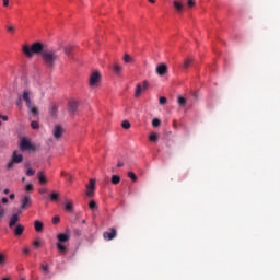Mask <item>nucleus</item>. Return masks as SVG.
Here are the masks:
<instances>
[{
    "mask_svg": "<svg viewBox=\"0 0 280 280\" xmlns=\"http://www.w3.org/2000/svg\"><path fill=\"white\" fill-rule=\"evenodd\" d=\"M34 229H35L36 233H42L43 229H45V224H43L42 221L36 220L34 222Z\"/></svg>",
    "mask_w": 280,
    "mask_h": 280,
    "instance_id": "13",
    "label": "nucleus"
},
{
    "mask_svg": "<svg viewBox=\"0 0 280 280\" xmlns=\"http://www.w3.org/2000/svg\"><path fill=\"white\" fill-rule=\"evenodd\" d=\"M20 148H21V150H22L23 152H25V150H31V151L36 150V147H34V145L32 144V142H30V140H27V139H25V138H23V139L21 140Z\"/></svg>",
    "mask_w": 280,
    "mask_h": 280,
    "instance_id": "5",
    "label": "nucleus"
},
{
    "mask_svg": "<svg viewBox=\"0 0 280 280\" xmlns=\"http://www.w3.org/2000/svg\"><path fill=\"white\" fill-rule=\"evenodd\" d=\"M31 128H33V130H38V128H39L38 121H36V120L32 121Z\"/></svg>",
    "mask_w": 280,
    "mask_h": 280,
    "instance_id": "36",
    "label": "nucleus"
},
{
    "mask_svg": "<svg viewBox=\"0 0 280 280\" xmlns=\"http://www.w3.org/2000/svg\"><path fill=\"white\" fill-rule=\"evenodd\" d=\"M69 180H72V177H71V176L69 177Z\"/></svg>",
    "mask_w": 280,
    "mask_h": 280,
    "instance_id": "61",
    "label": "nucleus"
},
{
    "mask_svg": "<svg viewBox=\"0 0 280 280\" xmlns=\"http://www.w3.org/2000/svg\"><path fill=\"white\" fill-rule=\"evenodd\" d=\"M47 49H45L43 47V43L40 42H36L34 43L31 47L30 45H24L22 48L23 54L27 57V58H32V56H34V54H42L46 51Z\"/></svg>",
    "mask_w": 280,
    "mask_h": 280,
    "instance_id": "2",
    "label": "nucleus"
},
{
    "mask_svg": "<svg viewBox=\"0 0 280 280\" xmlns=\"http://www.w3.org/2000/svg\"><path fill=\"white\" fill-rule=\"evenodd\" d=\"M58 244H65V242H69L71 240V235L66 233H60L57 235Z\"/></svg>",
    "mask_w": 280,
    "mask_h": 280,
    "instance_id": "9",
    "label": "nucleus"
},
{
    "mask_svg": "<svg viewBox=\"0 0 280 280\" xmlns=\"http://www.w3.org/2000/svg\"><path fill=\"white\" fill-rule=\"evenodd\" d=\"M148 86H150V84L148 83V81H143V82H142V91H145V89H148Z\"/></svg>",
    "mask_w": 280,
    "mask_h": 280,
    "instance_id": "44",
    "label": "nucleus"
},
{
    "mask_svg": "<svg viewBox=\"0 0 280 280\" xmlns=\"http://www.w3.org/2000/svg\"><path fill=\"white\" fill-rule=\"evenodd\" d=\"M124 60H125V62H127V63L132 62V57H130V55L126 54V55L124 56Z\"/></svg>",
    "mask_w": 280,
    "mask_h": 280,
    "instance_id": "38",
    "label": "nucleus"
},
{
    "mask_svg": "<svg viewBox=\"0 0 280 280\" xmlns=\"http://www.w3.org/2000/svg\"><path fill=\"white\" fill-rule=\"evenodd\" d=\"M121 183V177L119 175H113L112 176V184L113 185H119Z\"/></svg>",
    "mask_w": 280,
    "mask_h": 280,
    "instance_id": "23",
    "label": "nucleus"
},
{
    "mask_svg": "<svg viewBox=\"0 0 280 280\" xmlns=\"http://www.w3.org/2000/svg\"><path fill=\"white\" fill-rule=\"evenodd\" d=\"M20 280H25V278H21Z\"/></svg>",
    "mask_w": 280,
    "mask_h": 280,
    "instance_id": "62",
    "label": "nucleus"
},
{
    "mask_svg": "<svg viewBox=\"0 0 280 280\" xmlns=\"http://www.w3.org/2000/svg\"><path fill=\"white\" fill-rule=\"evenodd\" d=\"M24 231H25V228L23 225L19 224L14 229V235H16V236L23 235Z\"/></svg>",
    "mask_w": 280,
    "mask_h": 280,
    "instance_id": "18",
    "label": "nucleus"
},
{
    "mask_svg": "<svg viewBox=\"0 0 280 280\" xmlns=\"http://www.w3.org/2000/svg\"><path fill=\"white\" fill-rule=\"evenodd\" d=\"M57 248L59 253H65V250H67V247H65V245H62L61 243H57Z\"/></svg>",
    "mask_w": 280,
    "mask_h": 280,
    "instance_id": "34",
    "label": "nucleus"
},
{
    "mask_svg": "<svg viewBox=\"0 0 280 280\" xmlns=\"http://www.w3.org/2000/svg\"><path fill=\"white\" fill-rule=\"evenodd\" d=\"M16 106L23 108V98L21 97V95L18 96Z\"/></svg>",
    "mask_w": 280,
    "mask_h": 280,
    "instance_id": "35",
    "label": "nucleus"
},
{
    "mask_svg": "<svg viewBox=\"0 0 280 280\" xmlns=\"http://www.w3.org/2000/svg\"><path fill=\"white\" fill-rule=\"evenodd\" d=\"M89 208L90 209H97V203L95 202V200H91L90 202H89Z\"/></svg>",
    "mask_w": 280,
    "mask_h": 280,
    "instance_id": "37",
    "label": "nucleus"
},
{
    "mask_svg": "<svg viewBox=\"0 0 280 280\" xmlns=\"http://www.w3.org/2000/svg\"><path fill=\"white\" fill-rule=\"evenodd\" d=\"M16 222H19V214H12L10 222H9V228L12 229L16 226Z\"/></svg>",
    "mask_w": 280,
    "mask_h": 280,
    "instance_id": "15",
    "label": "nucleus"
},
{
    "mask_svg": "<svg viewBox=\"0 0 280 280\" xmlns=\"http://www.w3.org/2000/svg\"><path fill=\"white\" fill-rule=\"evenodd\" d=\"M160 104H167V98L166 97H164V96H161L160 97Z\"/></svg>",
    "mask_w": 280,
    "mask_h": 280,
    "instance_id": "45",
    "label": "nucleus"
},
{
    "mask_svg": "<svg viewBox=\"0 0 280 280\" xmlns=\"http://www.w3.org/2000/svg\"><path fill=\"white\" fill-rule=\"evenodd\" d=\"M65 209L69 213H73V201H69V200L66 199Z\"/></svg>",
    "mask_w": 280,
    "mask_h": 280,
    "instance_id": "17",
    "label": "nucleus"
},
{
    "mask_svg": "<svg viewBox=\"0 0 280 280\" xmlns=\"http://www.w3.org/2000/svg\"><path fill=\"white\" fill-rule=\"evenodd\" d=\"M0 119H3V121H8V116L0 115Z\"/></svg>",
    "mask_w": 280,
    "mask_h": 280,
    "instance_id": "54",
    "label": "nucleus"
},
{
    "mask_svg": "<svg viewBox=\"0 0 280 280\" xmlns=\"http://www.w3.org/2000/svg\"><path fill=\"white\" fill-rule=\"evenodd\" d=\"M32 91L30 90H24L22 95H21V98L25 102L26 106H32Z\"/></svg>",
    "mask_w": 280,
    "mask_h": 280,
    "instance_id": "6",
    "label": "nucleus"
},
{
    "mask_svg": "<svg viewBox=\"0 0 280 280\" xmlns=\"http://www.w3.org/2000/svg\"><path fill=\"white\" fill-rule=\"evenodd\" d=\"M121 127H122L125 130H130V121L124 120L122 124H121Z\"/></svg>",
    "mask_w": 280,
    "mask_h": 280,
    "instance_id": "31",
    "label": "nucleus"
},
{
    "mask_svg": "<svg viewBox=\"0 0 280 280\" xmlns=\"http://www.w3.org/2000/svg\"><path fill=\"white\" fill-rule=\"evenodd\" d=\"M39 194H47V188H40Z\"/></svg>",
    "mask_w": 280,
    "mask_h": 280,
    "instance_id": "53",
    "label": "nucleus"
},
{
    "mask_svg": "<svg viewBox=\"0 0 280 280\" xmlns=\"http://www.w3.org/2000/svg\"><path fill=\"white\" fill-rule=\"evenodd\" d=\"M15 197H16V196H15L14 194H11V195L9 196L10 200H14Z\"/></svg>",
    "mask_w": 280,
    "mask_h": 280,
    "instance_id": "56",
    "label": "nucleus"
},
{
    "mask_svg": "<svg viewBox=\"0 0 280 280\" xmlns=\"http://www.w3.org/2000/svg\"><path fill=\"white\" fill-rule=\"evenodd\" d=\"M1 202H2L3 205H8L9 199H8L7 197H3V198L1 199Z\"/></svg>",
    "mask_w": 280,
    "mask_h": 280,
    "instance_id": "51",
    "label": "nucleus"
},
{
    "mask_svg": "<svg viewBox=\"0 0 280 280\" xmlns=\"http://www.w3.org/2000/svg\"><path fill=\"white\" fill-rule=\"evenodd\" d=\"M149 140L152 141L153 143H156V141H159V135L158 133H151L149 136Z\"/></svg>",
    "mask_w": 280,
    "mask_h": 280,
    "instance_id": "27",
    "label": "nucleus"
},
{
    "mask_svg": "<svg viewBox=\"0 0 280 280\" xmlns=\"http://www.w3.org/2000/svg\"><path fill=\"white\" fill-rule=\"evenodd\" d=\"M4 194H10V189L5 188Z\"/></svg>",
    "mask_w": 280,
    "mask_h": 280,
    "instance_id": "57",
    "label": "nucleus"
},
{
    "mask_svg": "<svg viewBox=\"0 0 280 280\" xmlns=\"http://www.w3.org/2000/svg\"><path fill=\"white\" fill-rule=\"evenodd\" d=\"M113 70L116 75H121L124 67L119 66L118 63H115Z\"/></svg>",
    "mask_w": 280,
    "mask_h": 280,
    "instance_id": "19",
    "label": "nucleus"
},
{
    "mask_svg": "<svg viewBox=\"0 0 280 280\" xmlns=\"http://www.w3.org/2000/svg\"><path fill=\"white\" fill-rule=\"evenodd\" d=\"M42 58L44 60V65L48 69H54L56 67V62H58V52L54 49H46L42 52Z\"/></svg>",
    "mask_w": 280,
    "mask_h": 280,
    "instance_id": "1",
    "label": "nucleus"
},
{
    "mask_svg": "<svg viewBox=\"0 0 280 280\" xmlns=\"http://www.w3.org/2000/svg\"><path fill=\"white\" fill-rule=\"evenodd\" d=\"M117 167H124V162L119 161Z\"/></svg>",
    "mask_w": 280,
    "mask_h": 280,
    "instance_id": "55",
    "label": "nucleus"
},
{
    "mask_svg": "<svg viewBox=\"0 0 280 280\" xmlns=\"http://www.w3.org/2000/svg\"><path fill=\"white\" fill-rule=\"evenodd\" d=\"M69 110L72 114L78 110V102L77 101H70L69 102Z\"/></svg>",
    "mask_w": 280,
    "mask_h": 280,
    "instance_id": "16",
    "label": "nucleus"
},
{
    "mask_svg": "<svg viewBox=\"0 0 280 280\" xmlns=\"http://www.w3.org/2000/svg\"><path fill=\"white\" fill-rule=\"evenodd\" d=\"M49 198H50V200H52V202H57V200H59V198H60V194H58V192H51V194L49 195Z\"/></svg>",
    "mask_w": 280,
    "mask_h": 280,
    "instance_id": "26",
    "label": "nucleus"
},
{
    "mask_svg": "<svg viewBox=\"0 0 280 280\" xmlns=\"http://www.w3.org/2000/svg\"><path fill=\"white\" fill-rule=\"evenodd\" d=\"M34 174H36V172L34 170H32V168H28L26 171V176H34Z\"/></svg>",
    "mask_w": 280,
    "mask_h": 280,
    "instance_id": "43",
    "label": "nucleus"
},
{
    "mask_svg": "<svg viewBox=\"0 0 280 280\" xmlns=\"http://www.w3.org/2000/svg\"><path fill=\"white\" fill-rule=\"evenodd\" d=\"M22 162H23V154L14 151L12 154V160L7 165V170H12V167H14V163H22Z\"/></svg>",
    "mask_w": 280,
    "mask_h": 280,
    "instance_id": "4",
    "label": "nucleus"
},
{
    "mask_svg": "<svg viewBox=\"0 0 280 280\" xmlns=\"http://www.w3.org/2000/svg\"><path fill=\"white\" fill-rule=\"evenodd\" d=\"M32 205V197L30 195H25L21 199V209H27V207Z\"/></svg>",
    "mask_w": 280,
    "mask_h": 280,
    "instance_id": "8",
    "label": "nucleus"
},
{
    "mask_svg": "<svg viewBox=\"0 0 280 280\" xmlns=\"http://www.w3.org/2000/svg\"><path fill=\"white\" fill-rule=\"evenodd\" d=\"M7 30H8V32H10L11 34H14V26H12V25H9V26H7Z\"/></svg>",
    "mask_w": 280,
    "mask_h": 280,
    "instance_id": "48",
    "label": "nucleus"
},
{
    "mask_svg": "<svg viewBox=\"0 0 280 280\" xmlns=\"http://www.w3.org/2000/svg\"><path fill=\"white\" fill-rule=\"evenodd\" d=\"M52 135L55 139H60V137H62V126L60 125L55 126L52 130Z\"/></svg>",
    "mask_w": 280,
    "mask_h": 280,
    "instance_id": "10",
    "label": "nucleus"
},
{
    "mask_svg": "<svg viewBox=\"0 0 280 280\" xmlns=\"http://www.w3.org/2000/svg\"><path fill=\"white\" fill-rule=\"evenodd\" d=\"M173 5L177 12H183V3H180L179 1H174Z\"/></svg>",
    "mask_w": 280,
    "mask_h": 280,
    "instance_id": "24",
    "label": "nucleus"
},
{
    "mask_svg": "<svg viewBox=\"0 0 280 280\" xmlns=\"http://www.w3.org/2000/svg\"><path fill=\"white\" fill-rule=\"evenodd\" d=\"M60 222V217L52 218V224H58Z\"/></svg>",
    "mask_w": 280,
    "mask_h": 280,
    "instance_id": "46",
    "label": "nucleus"
},
{
    "mask_svg": "<svg viewBox=\"0 0 280 280\" xmlns=\"http://www.w3.org/2000/svg\"><path fill=\"white\" fill-rule=\"evenodd\" d=\"M5 213H8V209L0 205V222H3V219L5 218Z\"/></svg>",
    "mask_w": 280,
    "mask_h": 280,
    "instance_id": "20",
    "label": "nucleus"
},
{
    "mask_svg": "<svg viewBox=\"0 0 280 280\" xmlns=\"http://www.w3.org/2000/svg\"><path fill=\"white\" fill-rule=\"evenodd\" d=\"M28 110L32 113V115L36 116L38 115V107L34 105V103H31V106H27Z\"/></svg>",
    "mask_w": 280,
    "mask_h": 280,
    "instance_id": "21",
    "label": "nucleus"
},
{
    "mask_svg": "<svg viewBox=\"0 0 280 280\" xmlns=\"http://www.w3.org/2000/svg\"><path fill=\"white\" fill-rule=\"evenodd\" d=\"M23 253H24L25 255H30V248H28V247H25V248L23 249Z\"/></svg>",
    "mask_w": 280,
    "mask_h": 280,
    "instance_id": "52",
    "label": "nucleus"
},
{
    "mask_svg": "<svg viewBox=\"0 0 280 280\" xmlns=\"http://www.w3.org/2000/svg\"><path fill=\"white\" fill-rule=\"evenodd\" d=\"M149 3H156V0H149Z\"/></svg>",
    "mask_w": 280,
    "mask_h": 280,
    "instance_id": "58",
    "label": "nucleus"
},
{
    "mask_svg": "<svg viewBox=\"0 0 280 280\" xmlns=\"http://www.w3.org/2000/svg\"><path fill=\"white\" fill-rule=\"evenodd\" d=\"M3 7L8 8L10 5V0H2Z\"/></svg>",
    "mask_w": 280,
    "mask_h": 280,
    "instance_id": "49",
    "label": "nucleus"
},
{
    "mask_svg": "<svg viewBox=\"0 0 280 280\" xmlns=\"http://www.w3.org/2000/svg\"><path fill=\"white\" fill-rule=\"evenodd\" d=\"M104 240H107L108 242L115 240L117 237V230L115 228H112L109 232L103 233Z\"/></svg>",
    "mask_w": 280,
    "mask_h": 280,
    "instance_id": "7",
    "label": "nucleus"
},
{
    "mask_svg": "<svg viewBox=\"0 0 280 280\" xmlns=\"http://www.w3.org/2000/svg\"><path fill=\"white\" fill-rule=\"evenodd\" d=\"M101 82H102V74L100 73V71L97 70L93 71L89 79V84L91 89H97Z\"/></svg>",
    "mask_w": 280,
    "mask_h": 280,
    "instance_id": "3",
    "label": "nucleus"
},
{
    "mask_svg": "<svg viewBox=\"0 0 280 280\" xmlns=\"http://www.w3.org/2000/svg\"><path fill=\"white\" fill-rule=\"evenodd\" d=\"M194 5H196V1L195 0H188V8H194Z\"/></svg>",
    "mask_w": 280,
    "mask_h": 280,
    "instance_id": "47",
    "label": "nucleus"
},
{
    "mask_svg": "<svg viewBox=\"0 0 280 280\" xmlns=\"http://www.w3.org/2000/svg\"><path fill=\"white\" fill-rule=\"evenodd\" d=\"M191 62H194V59L191 58H186L183 65V69H189V67H191Z\"/></svg>",
    "mask_w": 280,
    "mask_h": 280,
    "instance_id": "22",
    "label": "nucleus"
},
{
    "mask_svg": "<svg viewBox=\"0 0 280 280\" xmlns=\"http://www.w3.org/2000/svg\"><path fill=\"white\" fill-rule=\"evenodd\" d=\"M86 189H95V179H90V184L86 185Z\"/></svg>",
    "mask_w": 280,
    "mask_h": 280,
    "instance_id": "33",
    "label": "nucleus"
},
{
    "mask_svg": "<svg viewBox=\"0 0 280 280\" xmlns=\"http://www.w3.org/2000/svg\"><path fill=\"white\" fill-rule=\"evenodd\" d=\"M71 51H72V47L71 46H67L65 48V54H67L68 56H71Z\"/></svg>",
    "mask_w": 280,
    "mask_h": 280,
    "instance_id": "40",
    "label": "nucleus"
},
{
    "mask_svg": "<svg viewBox=\"0 0 280 280\" xmlns=\"http://www.w3.org/2000/svg\"><path fill=\"white\" fill-rule=\"evenodd\" d=\"M8 264V254L5 252H0V268H4Z\"/></svg>",
    "mask_w": 280,
    "mask_h": 280,
    "instance_id": "12",
    "label": "nucleus"
},
{
    "mask_svg": "<svg viewBox=\"0 0 280 280\" xmlns=\"http://www.w3.org/2000/svg\"><path fill=\"white\" fill-rule=\"evenodd\" d=\"M152 126H153V128H159V126H161V119L154 118L152 120Z\"/></svg>",
    "mask_w": 280,
    "mask_h": 280,
    "instance_id": "30",
    "label": "nucleus"
},
{
    "mask_svg": "<svg viewBox=\"0 0 280 280\" xmlns=\"http://www.w3.org/2000/svg\"><path fill=\"white\" fill-rule=\"evenodd\" d=\"M82 224H86V220L85 219L82 220Z\"/></svg>",
    "mask_w": 280,
    "mask_h": 280,
    "instance_id": "59",
    "label": "nucleus"
},
{
    "mask_svg": "<svg viewBox=\"0 0 280 280\" xmlns=\"http://www.w3.org/2000/svg\"><path fill=\"white\" fill-rule=\"evenodd\" d=\"M86 189H88L86 190V196H89L91 198V196H93L95 189H93V188H86Z\"/></svg>",
    "mask_w": 280,
    "mask_h": 280,
    "instance_id": "42",
    "label": "nucleus"
},
{
    "mask_svg": "<svg viewBox=\"0 0 280 280\" xmlns=\"http://www.w3.org/2000/svg\"><path fill=\"white\" fill-rule=\"evenodd\" d=\"M50 115H51L52 117H56V115H58V106L52 105V106L50 107Z\"/></svg>",
    "mask_w": 280,
    "mask_h": 280,
    "instance_id": "28",
    "label": "nucleus"
},
{
    "mask_svg": "<svg viewBox=\"0 0 280 280\" xmlns=\"http://www.w3.org/2000/svg\"><path fill=\"white\" fill-rule=\"evenodd\" d=\"M142 92H143V86H142L141 84H138V85L136 86L135 96H136V97H140Z\"/></svg>",
    "mask_w": 280,
    "mask_h": 280,
    "instance_id": "25",
    "label": "nucleus"
},
{
    "mask_svg": "<svg viewBox=\"0 0 280 280\" xmlns=\"http://www.w3.org/2000/svg\"><path fill=\"white\" fill-rule=\"evenodd\" d=\"M2 280H10V278H3Z\"/></svg>",
    "mask_w": 280,
    "mask_h": 280,
    "instance_id": "60",
    "label": "nucleus"
},
{
    "mask_svg": "<svg viewBox=\"0 0 280 280\" xmlns=\"http://www.w3.org/2000/svg\"><path fill=\"white\" fill-rule=\"evenodd\" d=\"M128 177L133 182L137 183L138 178L137 175L133 172L128 173Z\"/></svg>",
    "mask_w": 280,
    "mask_h": 280,
    "instance_id": "32",
    "label": "nucleus"
},
{
    "mask_svg": "<svg viewBox=\"0 0 280 280\" xmlns=\"http://www.w3.org/2000/svg\"><path fill=\"white\" fill-rule=\"evenodd\" d=\"M42 270H44V272H49V265L47 264H42Z\"/></svg>",
    "mask_w": 280,
    "mask_h": 280,
    "instance_id": "39",
    "label": "nucleus"
},
{
    "mask_svg": "<svg viewBox=\"0 0 280 280\" xmlns=\"http://www.w3.org/2000/svg\"><path fill=\"white\" fill-rule=\"evenodd\" d=\"M37 178L40 185H45V183H47V177L45 176V172L43 171L37 173Z\"/></svg>",
    "mask_w": 280,
    "mask_h": 280,
    "instance_id": "14",
    "label": "nucleus"
},
{
    "mask_svg": "<svg viewBox=\"0 0 280 280\" xmlns=\"http://www.w3.org/2000/svg\"><path fill=\"white\" fill-rule=\"evenodd\" d=\"M33 190H34V185L27 184V185L25 186V191H33Z\"/></svg>",
    "mask_w": 280,
    "mask_h": 280,
    "instance_id": "41",
    "label": "nucleus"
},
{
    "mask_svg": "<svg viewBox=\"0 0 280 280\" xmlns=\"http://www.w3.org/2000/svg\"><path fill=\"white\" fill-rule=\"evenodd\" d=\"M177 104H179L180 106H184L185 104H187V98L183 96H178Z\"/></svg>",
    "mask_w": 280,
    "mask_h": 280,
    "instance_id": "29",
    "label": "nucleus"
},
{
    "mask_svg": "<svg viewBox=\"0 0 280 280\" xmlns=\"http://www.w3.org/2000/svg\"><path fill=\"white\" fill-rule=\"evenodd\" d=\"M33 244L35 248H40V241H35Z\"/></svg>",
    "mask_w": 280,
    "mask_h": 280,
    "instance_id": "50",
    "label": "nucleus"
},
{
    "mask_svg": "<svg viewBox=\"0 0 280 280\" xmlns=\"http://www.w3.org/2000/svg\"><path fill=\"white\" fill-rule=\"evenodd\" d=\"M158 75H165L167 73V66L165 63H161L156 67Z\"/></svg>",
    "mask_w": 280,
    "mask_h": 280,
    "instance_id": "11",
    "label": "nucleus"
}]
</instances>
